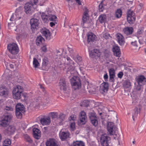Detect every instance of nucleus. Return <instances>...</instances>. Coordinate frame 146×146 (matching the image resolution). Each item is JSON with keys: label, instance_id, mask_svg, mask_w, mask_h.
<instances>
[{"label": "nucleus", "instance_id": "nucleus-9", "mask_svg": "<svg viewBox=\"0 0 146 146\" xmlns=\"http://www.w3.org/2000/svg\"><path fill=\"white\" fill-rule=\"evenodd\" d=\"M30 23L32 30H35L38 27L39 21L38 18H33L31 19Z\"/></svg>", "mask_w": 146, "mask_h": 146}, {"label": "nucleus", "instance_id": "nucleus-16", "mask_svg": "<svg viewBox=\"0 0 146 146\" xmlns=\"http://www.w3.org/2000/svg\"><path fill=\"white\" fill-rule=\"evenodd\" d=\"M116 39L118 43L121 45H123L125 43V39L123 36L120 33H117L116 35Z\"/></svg>", "mask_w": 146, "mask_h": 146}, {"label": "nucleus", "instance_id": "nucleus-61", "mask_svg": "<svg viewBox=\"0 0 146 146\" xmlns=\"http://www.w3.org/2000/svg\"><path fill=\"white\" fill-rule=\"evenodd\" d=\"M68 50L69 52H70L72 54L73 52V50L72 48H68Z\"/></svg>", "mask_w": 146, "mask_h": 146}, {"label": "nucleus", "instance_id": "nucleus-31", "mask_svg": "<svg viewBox=\"0 0 146 146\" xmlns=\"http://www.w3.org/2000/svg\"><path fill=\"white\" fill-rule=\"evenodd\" d=\"M88 11H86L84 13L82 18V21L83 23H86L87 21H88L89 17L88 14Z\"/></svg>", "mask_w": 146, "mask_h": 146}, {"label": "nucleus", "instance_id": "nucleus-17", "mask_svg": "<svg viewBox=\"0 0 146 146\" xmlns=\"http://www.w3.org/2000/svg\"><path fill=\"white\" fill-rule=\"evenodd\" d=\"M59 135L61 140L64 141L69 138L70 134L68 132H64L62 130L60 132Z\"/></svg>", "mask_w": 146, "mask_h": 146}, {"label": "nucleus", "instance_id": "nucleus-40", "mask_svg": "<svg viewBox=\"0 0 146 146\" xmlns=\"http://www.w3.org/2000/svg\"><path fill=\"white\" fill-rule=\"evenodd\" d=\"M57 19L56 16L54 15H49L48 20L51 21H55Z\"/></svg>", "mask_w": 146, "mask_h": 146}, {"label": "nucleus", "instance_id": "nucleus-11", "mask_svg": "<svg viewBox=\"0 0 146 146\" xmlns=\"http://www.w3.org/2000/svg\"><path fill=\"white\" fill-rule=\"evenodd\" d=\"M89 54L91 58H96L100 56L101 53L98 50L94 49L89 52Z\"/></svg>", "mask_w": 146, "mask_h": 146}, {"label": "nucleus", "instance_id": "nucleus-55", "mask_svg": "<svg viewBox=\"0 0 146 146\" xmlns=\"http://www.w3.org/2000/svg\"><path fill=\"white\" fill-rule=\"evenodd\" d=\"M142 86L143 85H138L136 88V89L138 90H140L142 88Z\"/></svg>", "mask_w": 146, "mask_h": 146}, {"label": "nucleus", "instance_id": "nucleus-22", "mask_svg": "<svg viewBox=\"0 0 146 146\" xmlns=\"http://www.w3.org/2000/svg\"><path fill=\"white\" fill-rule=\"evenodd\" d=\"M40 121L41 124L44 125H49L51 122L50 119L49 117L42 118L40 119Z\"/></svg>", "mask_w": 146, "mask_h": 146}, {"label": "nucleus", "instance_id": "nucleus-28", "mask_svg": "<svg viewBox=\"0 0 146 146\" xmlns=\"http://www.w3.org/2000/svg\"><path fill=\"white\" fill-rule=\"evenodd\" d=\"M110 75V80L111 82L113 81L114 78L115 77V71L113 68L110 69L109 70Z\"/></svg>", "mask_w": 146, "mask_h": 146}, {"label": "nucleus", "instance_id": "nucleus-35", "mask_svg": "<svg viewBox=\"0 0 146 146\" xmlns=\"http://www.w3.org/2000/svg\"><path fill=\"white\" fill-rule=\"evenodd\" d=\"M84 143L82 141H76L74 142L72 146H84Z\"/></svg>", "mask_w": 146, "mask_h": 146}, {"label": "nucleus", "instance_id": "nucleus-44", "mask_svg": "<svg viewBox=\"0 0 146 146\" xmlns=\"http://www.w3.org/2000/svg\"><path fill=\"white\" fill-rule=\"evenodd\" d=\"M42 105L41 101L40 99H39L38 102L37 101L36 102H35L33 103V105L35 107H38Z\"/></svg>", "mask_w": 146, "mask_h": 146}, {"label": "nucleus", "instance_id": "nucleus-47", "mask_svg": "<svg viewBox=\"0 0 146 146\" xmlns=\"http://www.w3.org/2000/svg\"><path fill=\"white\" fill-rule=\"evenodd\" d=\"M5 110L8 111H13V108L11 106H6L5 108Z\"/></svg>", "mask_w": 146, "mask_h": 146}, {"label": "nucleus", "instance_id": "nucleus-14", "mask_svg": "<svg viewBox=\"0 0 146 146\" xmlns=\"http://www.w3.org/2000/svg\"><path fill=\"white\" fill-rule=\"evenodd\" d=\"M90 118L93 125L95 127L98 124V121L95 114L93 113H91Z\"/></svg>", "mask_w": 146, "mask_h": 146}, {"label": "nucleus", "instance_id": "nucleus-33", "mask_svg": "<svg viewBox=\"0 0 146 146\" xmlns=\"http://www.w3.org/2000/svg\"><path fill=\"white\" fill-rule=\"evenodd\" d=\"M15 130V127L13 126H9L6 130L7 132L9 134H12L14 132Z\"/></svg>", "mask_w": 146, "mask_h": 146}, {"label": "nucleus", "instance_id": "nucleus-46", "mask_svg": "<svg viewBox=\"0 0 146 146\" xmlns=\"http://www.w3.org/2000/svg\"><path fill=\"white\" fill-rule=\"evenodd\" d=\"M70 128L72 130H74L75 128V123L74 122H70Z\"/></svg>", "mask_w": 146, "mask_h": 146}, {"label": "nucleus", "instance_id": "nucleus-38", "mask_svg": "<svg viewBox=\"0 0 146 146\" xmlns=\"http://www.w3.org/2000/svg\"><path fill=\"white\" fill-rule=\"evenodd\" d=\"M48 64V58L46 57L44 58L42 60V66L45 67Z\"/></svg>", "mask_w": 146, "mask_h": 146}, {"label": "nucleus", "instance_id": "nucleus-1", "mask_svg": "<svg viewBox=\"0 0 146 146\" xmlns=\"http://www.w3.org/2000/svg\"><path fill=\"white\" fill-rule=\"evenodd\" d=\"M68 61L67 66L66 67L70 71V73L72 78L70 79L72 87L74 90L78 89L81 86V83L79 77L75 76L77 73V70L75 68L74 62L69 57L66 58Z\"/></svg>", "mask_w": 146, "mask_h": 146}, {"label": "nucleus", "instance_id": "nucleus-50", "mask_svg": "<svg viewBox=\"0 0 146 146\" xmlns=\"http://www.w3.org/2000/svg\"><path fill=\"white\" fill-rule=\"evenodd\" d=\"M75 118H76L74 116V115H72L69 118V120L70 121V122H74V120H75Z\"/></svg>", "mask_w": 146, "mask_h": 146}, {"label": "nucleus", "instance_id": "nucleus-59", "mask_svg": "<svg viewBox=\"0 0 146 146\" xmlns=\"http://www.w3.org/2000/svg\"><path fill=\"white\" fill-rule=\"evenodd\" d=\"M56 22H51L50 23V25L51 27H52L54 26Z\"/></svg>", "mask_w": 146, "mask_h": 146}, {"label": "nucleus", "instance_id": "nucleus-19", "mask_svg": "<svg viewBox=\"0 0 146 146\" xmlns=\"http://www.w3.org/2000/svg\"><path fill=\"white\" fill-rule=\"evenodd\" d=\"M41 33L42 35L44 36L46 39L50 40L51 38V35L50 31L48 29H44L42 31Z\"/></svg>", "mask_w": 146, "mask_h": 146}, {"label": "nucleus", "instance_id": "nucleus-62", "mask_svg": "<svg viewBox=\"0 0 146 146\" xmlns=\"http://www.w3.org/2000/svg\"><path fill=\"white\" fill-rule=\"evenodd\" d=\"M76 2L79 5H81V3L80 0H75Z\"/></svg>", "mask_w": 146, "mask_h": 146}, {"label": "nucleus", "instance_id": "nucleus-29", "mask_svg": "<svg viewBox=\"0 0 146 146\" xmlns=\"http://www.w3.org/2000/svg\"><path fill=\"white\" fill-rule=\"evenodd\" d=\"M46 146H57L54 139H49L46 143Z\"/></svg>", "mask_w": 146, "mask_h": 146}, {"label": "nucleus", "instance_id": "nucleus-36", "mask_svg": "<svg viewBox=\"0 0 146 146\" xmlns=\"http://www.w3.org/2000/svg\"><path fill=\"white\" fill-rule=\"evenodd\" d=\"M11 141L9 139H5L3 143V146H11Z\"/></svg>", "mask_w": 146, "mask_h": 146}, {"label": "nucleus", "instance_id": "nucleus-18", "mask_svg": "<svg viewBox=\"0 0 146 146\" xmlns=\"http://www.w3.org/2000/svg\"><path fill=\"white\" fill-rule=\"evenodd\" d=\"M59 84L60 89L63 91H66L67 89V86L65 79H61Z\"/></svg>", "mask_w": 146, "mask_h": 146}, {"label": "nucleus", "instance_id": "nucleus-34", "mask_svg": "<svg viewBox=\"0 0 146 146\" xmlns=\"http://www.w3.org/2000/svg\"><path fill=\"white\" fill-rule=\"evenodd\" d=\"M107 17L106 15L102 14L100 16L98 19L101 23H104L106 21Z\"/></svg>", "mask_w": 146, "mask_h": 146}, {"label": "nucleus", "instance_id": "nucleus-12", "mask_svg": "<svg viewBox=\"0 0 146 146\" xmlns=\"http://www.w3.org/2000/svg\"><path fill=\"white\" fill-rule=\"evenodd\" d=\"M9 94L8 89L6 87L0 86V96L4 97H7Z\"/></svg>", "mask_w": 146, "mask_h": 146}, {"label": "nucleus", "instance_id": "nucleus-37", "mask_svg": "<svg viewBox=\"0 0 146 146\" xmlns=\"http://www.w3.org/2000/svg\"><path fill=\"white\" fill-rule=\"evenodd\" d=\"M33 65L35 68H38L40 66L37 60L35 58H34L33 59Z\"/></svg>", "mask_w": 146, "mask_h": 146}, {"label": "nucleus", "instance_id": "nucleus-53", "mask_svg": "<svg viewBox=\"0 0 146 146\" xmlns=\"http://www.w3.org/2000/svg\"><path fill=\"white\" fill-rule=\"evenodd\" d=\"M131 44L133 46L135 47H137L138 46L137 42L136 41L132 42Z\"/></svg>", "mask_w": 146, "mask_h": 146}, {"label": "nucleus", "instance_id": "nucleus-13", "mask_svg": "<svg viewBox=\"0 0 146 146\" xmlns=\"http://www.w3.org/2000/svg\"><path fill=\"white\" fill-rule=\"evenodd\" d=\"M80 120L82 124L85 123L87 121V117L85 112L84 111L80 113Z\"/></svg>", "mask_w": 146, "mask_h": 146}, {"label": "nucleus", "instance_id": "nucleus-48", "mask_svg": "<svg viewBox=\"0 0 146 146\" xmlns=\"http://www.w3.org/2000/svg\"><path fill=\"white\" fill-rule=\"evenodd\" d=\"M102 3V2L99 5V10L100 12H102L104 9Z\"/></svg>", "mask_w": 146, "mask_h": 146}, {"label": "nucleus", "instance_id": "nucleus-10", "mask_svg": "<svg viewBox=\"0 0 146 146\" xmlns=\"http://www.w3.org/2000/svg\"><path fill=\"white\" fill-rule=\"evenodd\" d=\"M110 138L106 134H104L102 135L100 138V142L102 146H108V141Z\"/></svg>", "mask_w": 146, "mask_h": 146}, {"label": "nucleus", "instance_id": "nucleus-20", "mask_svg": "<svg viewBox=\"0 0 146 146\" xmlns=\"http://www.w3.org/2000/svg\"><path fill=\"white\" fill-rule=\"evenodd\" d=\"M113 51L114 56L118 57H120L121 52L119 46H114L113 48Z\"/></svg>", "mask_w": 146, "mask_h": 146}, {"label": "nucleus", "instance_id": "nucleus-58", "mask_svg": "<svg viewBox=\"0 0 146 146\" xmlns=\"http://www.w3.org/2000/svg\"><path fill=\"white\" fill-rule=\"evenodd\" d=\"M143 32V30L142 29H139L138 31H137V34H141Z\"/></svg>", "mask_w": 146, "mask_h": 146}, {"label": "nucleus", "instance_id": "nucleus-4", "mask_svg": "<svg viewBox=\"0 0 146 146\" xmlns=\"http://www.w3.org/2000/svg\"><path fill=\"white\" fill-rule=\"evenodd\" d=\"M25 112L24 106L21 104H18L16 106L15 114L18 118L22 117V113Z\"/></svg>", "mask_w": 146, "mask_h": 146}, {"label": "nucleus", "instance_id": "nucleus-45", "mask_svg": "<svg viewBox=\"0 0 146 146\" xmlns=\"http://www.w3.org/2000/svg\"><path fill=\"white\" fill-rule=\"evenodd\" d=\"M58 119L60 121L64 120L65 119V115L63 113H60L59 115V117Z\"/></svg>", "mask_w": 146, "mask_h": 146}, {"label": "nucleus", "instance_id": "nucleus-51", "mask_svg": "<svg viewBox=\"0 0 146 146\" xmlns=\"http://www.w3.org/2000/svg\"><path fill=\"white\" fill-rule=\"evenodd\" d=\"M38 1V0H31V1L30 2L33 4V5H35V7H36V5Z\"/></svg>", "mask_w": 146, "mask_h": 146}, {"label": "nucleus", "instance_id": "nucleus-21", "mask_svg": "<svg viewBox=\"0 0 146 146\" xmlns=\"http://www.w3.org/2000/svg\"><path fill=\"white\" fill-rule=\"evenodd\" d=\"M21 18V13H16L15 14H13L11 16L10 19V21H15Z\"/></svg>", "mask_w": 146, "mask_h": 146}, {"label": "nucleus", "instance_id": "nucleus-63", "mask_svg": "<svg viewBox=\"0 0 146 146\" xmlns=\"http://www.w3.org/2000/svg\"><path fill=\"white\" fill-rule=\"evenodd\" d=\"M9 65L11 68H14V65L11 64H9Z\"/></svg>", "mask_w": 146, "mask_h": 146}, {"label": "nucleus", "instance_id": "nucleus-3", "mask_svg": "<svg viewBox=\"0 0 146 146\" xmlns=\"http://www.w3.org/2000/svg\"><path fill=\"white\" fill-rule=\"evenodd\" d=\"M23 90V87L17 85L14 87L12 91L13 98L17 100L20 99Z\"/></svg>", "mask_w": 146, "mask_h": 146}, {"label": "nucleus", "instance_id": "nucleus-5", "mask_svg": "<svg viewBox=\"0 0 146 146\" xmlns=\"http://www.w3.org/2000/svg\"><path fill=\"white\" fill-rule=\"evenodd\" d=\"M35 7L30 2L26 3L24 6L25 11L27 14H31L34 11Z\"/></svg>", "mask_w": 146, "mask_h": 146}, {"label": "nucleus", "instance_id": "nucleus-15", "mask_svg": "<svg viewBox=\"0 0 146 146\" xmlns=\"http://www.w3.org/2000/svg\"><path fill=\"white\" fill-rule=\"evenodd\" d=\"M136 81L138 84L143 85L146 82V78L143 76H140L136 78Z\"/></svg>", "mask_w": 146, "mask_h": 146}, {"label": "nucleus", "instance_id": "nucleus-49", "mask_svg": "<svg viewBox=\"0 0 146 146\" xmlns=\"http://www.w3.org/2000/svg\"><path fill=\"white\" fill-rule=\"evenodd\" d=\"M41 51L44 52H46L47 51V48L46 47V45H44L41 48Z\"/></svg>", "mask_w": 146, "mask_h": 146}, {"label": "nucleus", "instance_id": "nucleus-43", "mask_svg": "<svg viewBox=\"0 0 146 146\" xmlns=\"http://www.w3.org/2000/svg\"><path fill=\"white\" fill-rule=\"evenodd\" d=\"M49 115L51 116L52 118H55L57 117L58 114L56 112H52L50 113Z\"/></svg>", "mask_w": 146, "mask_h": 146}, {"label": "nucleus", "instance_id": "nucleus-56", "mask_svg": "<svg viewBox=\"0 0 146 146\" xmlns=\"http://www.w3.org/2000/svg\"><path fill=\"white\" fill-rule=\"evenodd\" d=\"M79 69L80 70L81 72H82V74L84 73V72L85 70L84 68L83 67H80L79 68Z\"/></svg>", "mask_w": 146, "mask_h": 146}, {"label": "nucleus", "instance_id": "nucleus-25", "mask_svg": "<svg viewBox=\"0 0 146 146\" xmlns=\"http://www.w3.org/2000/svg\"><path fill=\"white\" fill-rule=\"evenodd\" d=\"M33 135L34 137L37 139H39L40 135V131L37 128H34L33 129Z\"/></svg>", "mask_w": 146, "mask_h": 146}, {"label": "nucleus", "instance_id": "nucleus-26", "mask_svg": "<svg viewBox=\"0 0 146 146\" xmlns=\"http://www.w3.org/2000/svg\"><path fill=\"white\" fill-rule=\"evenodd\" d=\"M87 41L88 42L94 41L96 39L95 35L92 33H89L87 35Z\"/></svg>", "mask_w": 146, "mask_h": 146}, {"label": "nucleus", "instance_id": "nucleus-7", "mask_svg": "<svg viewBox=\"0 0 146 146\" xmlns=\"http://www.w3.org/2000/svg\"><path fill=\"white\" fill-rule=\"evenodd\" d=\"M12 117V116L11 114L3 116L0 122V125L4 127L8 125Z\"/></svg>", "mask_w": 146, "mask_h": 146}, {"label": "nucleus", "instance_id": "nucleus-64", "mask_svg": "<svg viewBox=\"0 0 146 146\" xmlns=\"http://www.w3.org/2000/svg\"><path fill=\"white\" fill-rule=\"evenodd\" d=\"M22 96H23L24 98H26V94L23 93L22 92Z\"/></svg>", "mask_w": 146, "mask_h": 146}, {"label": "nucleus", "instance_id": "nucleus-2", "mask_svg": "<svg viewBox=\"0 0 146 146\" xmlns=\"http://www.w3.org/2000/svg\"><path fill=\"white\" fill-rule=\"evenodd\" d=\"M107 129L111 135H113V138L115 140H119V135L117 133V128L114 125V123L111 122L108 123Z\"/></svg>", "mask_w": 146, "mask_h": 146}, {"label": "nucleus", "instance_id": "nucleus-41", "mask_svg": "<svg viewBox=\"0 0 146 146\" xmlns=\"http://www.w3.org/2000/svg\"><path fill=\"white\" fill-rule=\"evenodd\" d=\"M24 138L26 141L29 143H31L32 142V140L30 138L29 136L27 134H26L24 135Z\"/></svg>", "mask_w": 146, "mask_h": 146}, {"label": "nucleus", "instance_id": "nucleus-23", "mask_svg": "<svg viewBox=\"0 0 146 146\" xmlns=\"http://www.w3.org/2000/svg\"><path fill=\"white\" fill-rule=\"evenodd\" d=\"M124 33L127 35L131 34L133 32V29L131 27H127L123 29Z\"/></svg>", "mask_w": 146, "mask_h": 146}, {"label": "nucleus", "instance_id": "nucleus-42", "mask_svg": "<svg viewBox=\"0 0 146 146\" xmlns=\"http://www.w3.org/2000/svg\"><path fill=\"white\" fill-rule=\"evenodd\" d=\"M80 105L81 106L87 107L88 103L87 100H84L82 101L80 103Z\"/></svg>", "mask_w": 146, "mask_h": 146}, {"label": "nucleus", "instance_id": "nucleus-8", "mask_svg": "<svg viewBox=\"0 0 146 146\" xmlns=\"http://www.w3.org/2000/svg\"><path fill=\"white\" fill-rule=\"evenodd\" d=\"M134 12L132 11H129L127 14V19L128 22L130 24L133 23L135 19Z\"/></svg>", "mask_w": 146, "mask_h": 146}, {"label": "nucleus", "instance_id": "nucleus-30", "mask_svg": "<svg viewBox=\"0 0 146 146\" xmlns=\"http://www.w3.org/2000/svg\"><path fill=\"white\" fill-rule=\"evenodd\" d=\"M49 14L47 12L42 13L41 15L42 19L44 22H47L48 21L49 15Z\"/></svg>", "mask_w": 146, "mask_h": 146}, {"label": "nucleus", "instance_id": "nucleus-57", "mask_svg": "<svg viewBox=\"0 0 146 146\" xmlns=\"http://www.w3.org/2000/svg\"><path fill=\"white\" fill-rule=\"evenodd\" d=\"M104 78L106 81L108 80V77L107 74H106L104 75Z\"/></svg>", "mask_w": 146, "mask_h": 146}, {"label": "nucleus", "instance_id": "nucleus-52", "mask_svg": "<svg viewBox=\"0 0 146 146\" xmlns=\"http://www.w3.org/2000/svg\"><path fill=\"white\" fill-rule=\"evenodd\" d=\"M110 35L108 33H106L104 34L103 37L106 39H108L110 37Z\"/></svg>", "mask_w": 146, "mask_h": 146}, {"label": "nucleus", "instance_id": "nucleus-24", "mask_svg": "<svg viewBox=\"0 0 146 146\" xmlns=\"http://www.w3.org/2000/svg\"><path fill=\"white\" fill-rule=\"evenodd\" d=\"M108 87L109 84L108 83L103 82L100 86V90L105 92L108 90Z\"/></svg>", "mask_w": 146, "mask_h": 146}, {"label": "nucleus", "instance_id": "nucleus-39", "mask_svg": "<svg viewBox=\"0 0 146 146\" xmlns=\"http://www.w3.org/2000/svg\"><path fill=\"white\" fill-rule=\"evenodd\" d=\"M122 14V12L120 9H118L115 12L116 17L117 18H119L121 17Z\"/></svg>", "mask_w": 146, "mask_h": 146}, {"label": "nucleus", "instance_id": "nucleus-32", "mask_svg": "<svg viewBox=\"0 0 146 146\" xmlns=\"http://www.w3.org/2000/svg\"><path fill=\"white\" fill-rule=\"evenodd\" d=\"M44 39L41 36H38L36 40V43L37 45H39L44 42Z\"/></svg>", "mask_w": 146, "mask_h": 146}, {"label": "nucleus", "instance_id": "nucleus-60", "mask_svg": "<svg viewBox=\"0 0 146 146\" xmlns=\"http://www.w3.org/2000/svg\"><path fill=\"white\" fill-rule=\"evenodd\" d=\"M77 58L78 60L79 61H80L82 60V58L81 57L79 56H78L77 57Z\"/></svg>", "mask_w": 146, "mask_h": 146}, {"label": "nucleus", "instance_id": "nucleus-54", "mask_svg": "<svg viewBox=\"0 0 146 146\" xmlns=\"http://www.w3.org/2000/svg\"><path fill=\"white\" fill-rule=\"evenodd\" d=\"M123 75V72H121L118 73V74H117V76L118 78H121L122 77Z\"/></svg>", "mask_w": 146, "mask_h": 146}, {"label": "nucleus", "instance_id": "nucleus-27", "mask_svg": "<svg viewBox=\"0 0 146 146\" xmlns=\"http://www.w3.org/2000/svg\"><path fill=\"white\" fill-rule=\"evenodd\" d=\"M138 107L139 108H135L134 109V113H133L132 115V118L133 121H135V118L137 116L138 113H139L141 108V104H139Z\"/></svg>", "mask_w": 146, "mask_h": 146}, {"label": "nucleus", "instance_id": "nucleus-6", "mask_svg": "<svg viewBox=\"0 0 146 146\" xmlns=\"http://www.w3.org/2000/svg\"><path fill=\"white\" fill-rule=\"evenodd\" d=\"M7 48L10 52L13 54H17L19 51L17 45L15 43H13L8 45Z\"/></svg>", "mask_w": 146, "mask_h": 146}]
</instances>
